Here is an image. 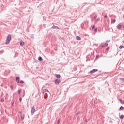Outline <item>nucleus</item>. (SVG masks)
Wrapping results in <instances>:
<instances>
[{"label":"nucleus","instance_id":"1","mask_svg":"<svg viewBox=\"0 0 124 124\" xmlns=\"http://www.w3.org/2000/svg\"><path fill=\"white\" fill-rule=\"evenodd\" d=\"M11 41V36L10 35H9L7 37L5 44L6 45L9 44Z\"/></svg>","mask_w":124,"mask_h":124},{"label":"nucleus","instance_id":"2","mask_svg":"<svg viewBox=\"0 0 124 124\" xmlns=\"http://www.w3.org/2000/svg\"><path fill=\"white\" fill-rule=\"evenodd\" d=\"M31 112L32 115H33L34 114V113L35 112V108H34V106L32 107V108H31Z\"/></svg>","mask_w":124,"mask_h":124},{"label":"nucleus","instance_id":"3","mask_svg":"<svg viewBox=\"0 0 124 124\" xmlns=\"http://www.w3.org/2000/svg\"><path fill=\"white\" fill-rule=\"evenodd\" d=\"M49 91L47 89H45L43 90V93H45V94L48 95V93H49Z\"/></svg>","mask_w":124,"mask_h":124},{"label":"nucleus","instance_id":"4","mask_svg":"<svg viewBox=\"0 0 124 124\" xmlns=\"http://www.w3.org/2000/svg\"><path fill=\"white\" fill-rule=\"evenodd\" d=\"M97 71H98V70H97L96 69H94L92 70V71H91L90 72V73H91V74L94 73V72H96Z\"/></svg>","mask_w":124,"mask_h":124},{"label":"nucleus","instance_id":"5","mask_svg":"<svg viewBox=\"0 0 124 124\" xmlns=\"http://www.w3.org/2000/svg\"><path fill=\"white\" fill-rule=\"evenodd\" d=\"M20 46H24L25 45V42L23 41H21L20 42Z\"/></svg>","mask_w":124,"mask_h":124},{"label":"nucleus","instance_id":"6","mask_svg":"<svg viewBox=\"0 0 124 124\" xmlns=\"http://www.w3.org/2000/svg\"><path fill=\"white\" fill-rule=\"evenodd\" d=\"M60 82H61V80L60 79H56L55 80V84L56 85H58V84H60Z\"/></svg>","mask_w":124,"mask_h":124},{"label":"nucleus","instance_id":"7","mask_svg":"<svg viewBox=\"0 0 124 124\" xmlns=\"http://www.w3.org/2000/svg\"><path fill=\"white\" fill-rule=\"evenodd\" d=\"M108 46V44L105 43V45L102 46V48H105V47H107Z\"/></svg>","mask_w":124,"mask_h":124},{"label":"nucleus","instance_id":"8","mask_svg":"<svg viewBox=\"0 0 124 124\" xmlns=\"http://www.w3.org/2000/svg\"><path fill=\"white\" fill-rule=\"evenodd\" d=\"M20 77H17L16 78V81L17 82V83H19V82H20Z\"/></svg>","mask_w":124,"mask_h":124},{"label":"nucleus","instance_id":"9","mask_svg":"<svg viewBox=\"0 0 124 124\" xmlns=\"http://www.w3.org/2000/svg\"><path fill=\"white\" fill-rule=\"evenodd\" d=\"M52 29H59V27L56 26H52Z\"/></svg>","mask_w":124,"mask_h":124},{"label":"nucleus","instance_id":"10","mask_svg":"<svg viewBox=\"0 0 124 124\" xmlns=\"http://www.w3.org/2000/svg\"><path fill=\"white\" fill-rule=\"evenodd\" d=\"M25 119V114L21 115V120L23 121Z\"/></svg>","mask_w":124,"mask_h":124},{"label":"nucleus","instance_id":"11","mask_svg":"<svg viewBox=\"0 0 124 124\" xmlns=\"http://www.w3.org/2000/svg\"><path fill=\"white\" fill-rule=\"evenodd\" d=\"M39 61H43V59H42V57L41 56H40L38 58Z\"/></svg>","mask_w":124,"mask_h":124},{"label":"nucleus","instance_id":"12","mask_svg":"<svg viewBox=\"0 0 124 124\" xmlns=\"http://www.w3.org/2000/svg\"><path fill=\"white\" fill-rule=\"evenodd\" d=\"M124 109V107H123V106L120 107V110H123Z\"/></svg>","mask_w":124,"mask_h":124},{"label":"nucleus","instance_id":"13","mask_svg":"<svg viewBox=\"0 0 124 124\" xmlns=\"http://www.w3.org/2000/svg\"><path fill=\"white\" fill-rule=\"evenodd\" d=\"M55 75L57 78H60V77H61V75L60 74H56Z\"/></svg>","mask_w":124,"mask_h":124},{"label":"nucleus","instance_id":"14","mask_svg":"<svg viewBox=\"0 0 124 124\" xmlns=\"http://www.w3.org/2000/svg\"><path fill=\"white\" fill-rule=\"evenodd\" d=\"M117 28H118V29H119V30H120V29H121V28H122V25H118L117 26Z\"/></svg>","mask_w":124,"mask_h":124},{"label":"nucleus","instance_id":"15","mask_svg":"<svg viewBox=\"0 0 124 124\" xmlns=\"http://www.w3.org/2000/svg\"><path fill=\"white\" fill-rule=\"evenodd\" d=\"M124 48V46H119V49H123Z\"/></svg>","mask_w":124,"mask_h":124},{"label":"nucleus","instance_id":"16","mask_svg":"<svg viewBox=\"0 0 124 124\" xmlns=\"http://www.w3.org/2000/svg\"><path fill=\"white\" fill-rule=\"evenodd\" d=\"M124 115H121V116H120V119H124Z\"/></svg>","mask_w":124,"mask_h":124},{"label":"nucleus","instance_id":"17","mask_svg":"<svg viewBox=\"0 0 124 124\" xmlns=\"http://www.w3.org/2000/svg\"><path fill=\"white\" fill-rule=\"evenodd\" d=\"M94 31H95V32H97V28H96L94 29Z\"/></svg>","mask_w":124,"mask_h":124},{"label":"nucleus","instance_id":"18","mask_svg":"<svg viewBox=\"0 0 124 124\" xmlns=\"http://www.w3.org/2000/svg\"><path fill=\"white\" fill-rule=\"evenodd\" d=\"M116 22V20L115 19H113L112 21V23H115Z\"/></svg>","mask_w":124,"mask_h":124},{"label":"nucleus","instance_id":"19","mask_svg":"<svg viewBox=\"0 0 124 124\" xmlns=\"http://www.w3.org/2000/svg\"><path fill=\"white\" fill-rule=\"evenodd\" d=\"M106 50V51H109V50H110V47H108L107 48Z\"/></svg>","mask_w":124,"mask_h":124},{"label":"nucleus","instance_id":"20","mask_svg":"<svg viewBox=\"0 0 124 124\" xmlns=\"http://www.w3.org/2000/svg\"><path fill=\"white\" fill-rule=\"evenodd\" d=\"M20 84H24V81L21 80V81H20Z\"/></svg>","mask_w":124,"mask_h":124},{"label":"nucleus","instance_id":"21","mask_svg":"<svg viewBox=\"0 0 124 124\" xmlns=\"http://www.w3.org/2000/svg\"><path fill=\"white\" fill-rule=\"evenodd\" d=\"M120 80H121V81H123V82L124 81V78H121Z\"/></svg>","mask_w":124,"mask_h":124},{"label":"nucleus","instance_id":"22","mask_svg":"<svg viewBox=\"0 0 124 124\" xmlns=\"http://www.w3.org/2000/svg\"><path fill=\"white\" fill-rule=\"evenodd\" d=\"M94 28H95V26L93 25V26L92 27V30H93V29H94Z\"/></svg>","mask_w":124,"mask_h":124},{"label":"nucleus","instance_id":"23","mask_svg":"<svg viewBox=\"0 0 124 124\" xmlns=\"http://www.w3.org/2000/svg\"><path fill=\"white\" fill-rule=\"evenodd\" d=\"M99 58V55H97L96 57V59H98Z\"/></svg>","mask_w":124,"mask_h":124},{"label":"nucleus","instance_id":"24","mask_svg":"<svg viewBox=\"0 0 124 124\" xmlns=\"http://www.w3.org/2000/svg\"><path fill=\"white\" fill-rule=\"evenodd\" d=\"M19 101H20V102H22V98H20V99H19Z\"/></svg>","mask_w":124,"mask_h":124},{"label":"nucleus","instance_id":"25","mask_svg":"<svg viewBox=\"0 0 124 124\" xmlns=\"http://www.w3.org/2000/svg\"><path fill=\"white\" fill-rule=\"evenodd\" d=\"M78 40H81V38L80 37H78Z\"/></svg>","mask_w":124,"mask_h":124},{"label":"nucleus","instance_id":"26","mask_svg":"<svg viewBox=\"0 0 124 124\" xmlns=\"http://www.w3.org/2000/svg\"><path fill=\"white\" fill-rule=\"evenodd\" d=\"M20 93H21V90H18V93L20 94Z\"/></svg>","mask_w":124,"mask_h":124},{"label":"nucleus","instance_id":"27","mask_svg":"<svg viewBox=\"0 0 124 124\" xmlns=\"http://www.w3.org/2000/svg\"><path fill=\"white\" fill-rule=\"evenodd\" d=\"M104 17H105V18H107V15H105Z\"/></svg>","mask_w":124,"mask_h":124},{"label":"nucleus","instance_id":"28","mask_svg":"<svg viewBox=\"0 0 124 124\" xmlns=\"http://www.w3.org/2000/svg\"><path fill=\"white\" fill-rule=\"evenodd\" d=\"M1 102H3L4 101V100H3V99H2L1 100Z\"/></svg>","mask_w":124,"mask_h":124},{"label":"nucleus","instance_id":"29","mask_svg":"<svg viewBox=\"0 0 124 124\" xmlns=\"http://www.w3.org/2000/svg\"><path fill=\"white\" fill-rule=\"evenodd\" d=\"M57 124H60V120H59V121L57 122Z\"/></svg>","mask_w":124,"mask_h":124},{"label":"nucleus","instance_id":"30","mask_svg":"<svg viewBox=\"0 0 124 124\" xmlns=\"http://www.w3.org/2000/svg\"><path fill=\"white\" fill-rule=\"evenodd\" d=\"M76 38H77V40H78V36H77L76 37Z\"/></svg>","mask_w":124,"mask_h":124},{"label":"nucleus","instance_id":"31","mask_svg":"<svg viewBox=\"0 0 124 124\" xmlns=\"http://www.w3.org/2000/svg\"><path fill=\"white\" fill-rule=\"evenodd\" d=\"M11 89H13V86H11Z\"/></svg>","mask_w":124,"mask_h":124},{"label":"nucleus","instance_id":"32","mask_svg":"<svg viewBox=\"0 0 124 124\" xmlns=\"http://www.w3.org/2000/svg\"><path fill=\"white\" fill-rule=\"evenodd\" d=\"M12 105H13V103L12 104Z\"/></svg>","mask_w":124,"mask_h":124},{"label":"nucleus","instance_id":"33","mask_svg":"<svg viewBox=\"0 0 124 124\" xmlns=\"http://www.w3.org/2000/svg\"><path fill=\"white\" fill-rule=\"evenodd\" d=\"M107 42H109V41H107Z\"/></svg>","mask_w":124,"mask_h":124}]
</instances>
